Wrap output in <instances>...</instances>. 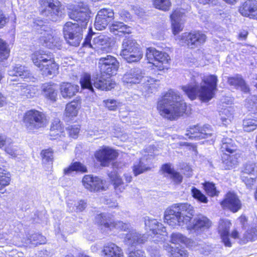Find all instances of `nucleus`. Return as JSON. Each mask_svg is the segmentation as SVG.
<instances>
[{
	"label": "nucleus",
	"mask_w": 257,
	"mask_h": 257,
	"mask_svg": "<svg viewBox=\"0 0 257 257\" xmlns=\"http://www.w3.org/2000/svg\"><path fill=\"white\" fill-rule=\"evenodd\" d=\"M217 81L216 75H210L203 78V83L200 86H184L182 88L191 99L193 100L198 96L202 101L207 102L214 96Z\"/></svg>",
	"instance_id": "nucleus-1"
},
{
	"label": "nucleus",
	"mask_w": 257,
	"mask_h": 257,
	"mask_svg": "<svg viewBox=\"0 0 257 257\" xmlns=\"http://www.w3.org/2000/svg\"><path fill=\"white\" fill-rule=\"evenodd\" d=\"M33 27L38 33L42 35L39 40L44 46L49 49H61L62 40L60 37L51 35V28L47 25L46 21L40 18H37L34 20Z\"/></svg>",
	"instance_id": "nucleus-2"
},
{
	"label": "nucleus",
	"mask_w": 257,
	"mask_h": 257,
	"mask_svg": "<svg viewBox=\"0 0 257 257\" xmlns=\"http://www.w3.org/2000/svg\"><path fill=\"white\" fill-rule=\"evenodd\" d=\"M31 59L44 76L55 75L57 73L58 66L54 62L52 53L42 50L36 51L32 55Z\"/></svg>",
	"instance_id": "nucleus-3"
},
{
	"label": "nucleus",
	"mask_w": 257,
	"mask_h": 257,
	"mask_svg": "<svg viewBox=\"0 0 257 257\" xmlns=\"http://www.w3.org/2000/svg\"><path fill=\"white\" fill-rule=\"evenodd\" d=\"M111 76L99 74L93 75L92 78L88 74H84L80 79V82L83 89H87L94 92L93 86L101 90H109L114 87L115 83L112 81Z\"/></svg>",
	"instance_id": "nucleus-4"
},
{
	"label": "nucleus",
	"mask_w": 257,
	"mask_h": 257,
	"mask_svg": "<svg viewBox=\"0 0 257 257\" xmlns=\"http://www.w3.org/2000/svg\"><path fill=\"white\" fill-rule=\"evenodd\" d=\"M23 122L28 133H34L46 126L48 121L46 115L42 112L31 109L25 113Z\"/></svg>",
	"instance_id": "nucleus-5"
},
{
	"label": "nucleus",
	"mask_w": 257,
	"mask_h": 257,
	"mask_svg": "<svg viewBox=\"0 0 257 257\" xmlns=\"http://www.w3.org/2000/svg\"><path fill=\"white\" fill-rule=\"evenodd\" d=\"M177 94L170 90L158 101L157 108L160 114L170 120L177 117Z\"/></svg>",
	"instance_id": "nucleus-6"
},
{
	"label": "nucleus",
	"mask_w": 257,
	"mask_h": 257,
	"mask_svg": "<svg viewBox=\"0 0 257 257\" xmlns=\"http://www.w3.org/2000/svg\"><path fill=\"white\" fill-rule=\"evenodd\" d=\"M83 28L79 23L68 22L63 26L64 37L70 45L77 47L83 38Z\"/></svg>",
	"instance_id": "nucleus-7"
},
{
	"label": "nucleus",
	"mask_w": 257,
	"mask_h": 257,
	"mask_svg": "<svg viewBox=\"0 0 257 257\" xmlns=\"http://www.w3.org/2000/svg\"><path fill=\"white\" fill-rule=\"evenodd\" d=\"M44 9L41 14L53 22H59L65 17V13L61 9V4L58 0H43Z\"/></svg>",
	"instance_id": "nucleus-8"
},
{
	"label": "nucleus",
	"mask_w": 257,
	"mask_h": 257,
	"mask_svg": "<svg viewBox=\"0 0 257 257\" xmlns=\"http://www.w3.org/2000/svg\"><path fill=\"white\" fill-rule=\"evenodd\" d=\"M186 132L187 133L185 135V137L179 136L178 139L185 138L186 139L187 138H188L190 139L198 140L210 137L213 138L215 137L214 131L209 124H205L201 126L199 125H194Z\"/></svg>",
	"instance_id": "nucleus-9"
},
{
	"label": "nucleus",
	"mask_w": 257,
	"mask_h": 257,
	"mask_svg": "<svg viewBox=\"0 0 257 257\" xmlns=\"http://www.w3.org/2000/svg\"><path fill=\"white\" fill-rule=\"evenodd\" d=\"M95 221L101 226V229L111 230L113 228L125 230L129 227V224L122 221H115L112 215L103 213L95 216Z\"/></svg>",
	"instance_id": "nucleus-10"
},
{
	"label": "nucleus",
	"mask_w": 257,
	"mask_h": 257,
	"mask_svg": "<svg viewBox=\"0 0 257 257\" xmlns=\"http://www.w3.org/2000/svg\"><path fill=\"white\" fill-rule=\"evenodd\" d=\"M98 65L101 74L110 76L115 74L119 67V63L117 59L109 55L100 58Z\"/></svg>",
	"instance_id": "nucleus-11"
},
{
	"label": "nucleus",
	"mask_w": 257,
	"mask_h": 257,
	"mask_svg": "<svg viewBox=\"0 0 257 257\" xmlns=\"http://www.w3.org/2000/svg\"><path fill=\"white\" fill-rule=\"evenodd\" d=\"M145 224L146 227L152 231L153 233L156 236V239L154 241L158 243H162L166 239L167 232L166 228L163 225L159 223L155 219H151L149 217L145 218Z\"/></svg>",
	"instance_id": "nucleus-12"
},
{
	"label": "nucleus",
	"mask_w": 257,
	"mask_h": 257,
	"mask_svg": "<svg viewBox=\"0 0 257 257\" xmlns=\"http://www.w3.org/2000/svg\"><path fill=\"white\" fill-rule=\"evenodd\" d=\"M206 39V35L201 32L194 31L182 34L180 41L186 44L189 48L194 49L204 43Z\"/></svg>",
	"instance_id": "nucleus-13"
},
{
	"label": "nucleus",
	"mask_w": 257,
	"mask_h": 257,
	"mask_svg": "<svg viewBox=\"0 0 257 257\" xmlns=\"http://www.w3.org/2000/svg\"><path fill=\"white\" fill-rule=\"evenodd\" d=\"M211 225V221L207 217L200 215L194 218L192 223L189 221L184 228L198 235L208 230Z\"/></svg>",
	"instance_id": "nucleus-14"
},
{
	"label": "nucleus",
	"mask_w": 257,
	"mask_h": 257,
	"mask_svg": "<svg viewBox=\"0 0 257 257\" xmlns=\"http://www.w3.org/2000/svg\"><path fill=\"white\" fill-rule=\"evenodd\" d=\"M194 213L192 206L187 203H178V226L184 228Z\"/></svg>",
	"instance_id": "nucleus-15"
},
{
	"label": "nucleus",
	"mask_w": 257,
	"mask_h": 257,
	"mask_svg": "<svg viewBox=\"0 0 257 257\" xmlns=\"http://www.w3.org/2000/svg\"><path fill=\"white\" fill-rule=\"evenodd\" d=\"M114 13L109 8H104L99 10L95 18L94 26L97 30H103L113 20Z\"/></svg>",
	"instance_id": "nucleus-16"
},
{
	"label": "nucleus",
	"mask_w": 257,
	"mask_h": 257,
	"mask_svg": "<svg viewBox=\"0 0 257 257\" xmlns=\"http://www.w3.org/2000/svg\"><path fill=\"white\" fill-rule=\"evenodd\" d=\"M105 181L98 177L92 175H85L82 179V183L84 187L91 192H98L105 190Z\"/></svg>",
	"instance_id": "nucleus-17"
},
{
	"label": "nucleus",
	"mask_w": 257,
	"mask_h": 257,
	"mask_svg": "<svg viewBox=\"0 0 257 257\" xmlns=\"http://www.w3.org/2000/svg\"><path fill=\"white\" fill-rule=\"evenodd\" d=\"M220 204L223 208L228 209L233 213L237 212L242 207L241 201L237 195L232 192L226 194Z\"/></svg>",
	"instance_id": "nucleus-18"
},
{
	"label": "nucleus",
	"mask_w": 257,
	"mask_h": 257,
	"mask_svg": "<svg viewBox=\"0 0 257 257\" xmlns=\"http://www.w3.org/2000/svg\"><path fill=\"white\" fill-rule=\"evenodd\" d=\"M94 156L102 166L107 167L110 161L117 157V153L108 148H104L96 151Z\"/></svg>",
	"instance_id": "nucleus-19"
},
{
	"label": "nucleus",
	"mask_w": 257,
	"mask_h": 257,
	"mask_svg": "<svg viewBox=\"0 0 257 257\" xmlns=\"http://www.w3.org/2000/svg\"><path fill=\"white\" fill-rule=\"evenodd\" d=\"M239 11L243 16L257 20V1H246L240 7Z\"/></svg>",
	"instance_id": "nucleus-20"
},
{
	"label": "nucleus",
	"mask_w": 257,
	"mask_h": 257,
	"mask_svg": "<svg viewBox=\"0 0 257 257\" xmlns=\"http://www.w3.org/2000/svg\"><path fill=\"white\" fill-rule=\"evenodd\" d=\"M227 82L230 86H232L237 90H240L244 93H250V89L249 85L240 74L228 77Z\"/></svg>",
	"instance_id": "nucleus-21"
},
{
	"label": "nucleus",
	"mask_w": 257,
	"mask_h": 257,
	"mask_svg": "<svg viewBox=\"0 0 257 257\" xmlns=\"http://www.w3.org/2000/svg\"><path fill=\"white\" fill-rule=\"evenodd\" d=\"M69 16L70 19L76 21V23H79L80 26L86 29L90 18L86 10L81 8L75 9L69 12Z\"/></svg>",
	"instance_id": "nucleus-22"
},
{
	"label": "nucleus",
	"mask_w": 257,
	"mask_h": 257,
	"mask_svg": "<svg viewBox=\"0 0 257 257\" xmlns=\"http://www.w3.org/2000/svg\"><path fill=\"white\" fill-rule=\"evenodd\" d=\"M231 223L227 219H220L219 221L218 231L224 245L227 247L231 246L229 238V229Z\"/></svg>",
	"instance_id": "nucleus-23"
},
{
	"label": "nucleus",
	"mask_w": 257,
	"mask_h": 257,
	"mask_svg": "<svg viewBox=\"0 0 257 257\" xmlns=\"http://www.w3.org/2000/svg\"><path fill=\"white\" fill-rule=\"evenodd\" d=\"M111 39L108 36L100 35L94 37L92 42L95 49H97L98 53L107 52L110 50Z\"/></svg>",
	"instance_id": "nucleus-24"
},
{
	"label": "nucleus",
	"mask_w": 257,
	"mask_h": 257,
	"mask_svg": "<svg viewBox=\"0 0 257 257\" xmlns=\"http://www.w3.org/2000/svg\"><path fill=\"white\" fill-rule=\"evenodd\" d=\"M143 78L142 70L136 67L131 69L124 74L122 81L126 83L138 84L141 81Z\"/></svg>",
	"instance_id": "nucleus-25"
},
{
	"label": "nucleus",
	"mask_w": 257,
	"mask_h": 257,
	"mask_svg": "<svg viewBox=\"0 0 257 257\" xmlns=\"http://www.w3.org/2000/svg\"><path fill=\"white\" fill-rule=\"evenodd\" d=\"M147 239L145 234H142L136 230H132L126 234L125 241L128 246L136 247L138 245L144 243Z\"/></svg>",
	"instance_id": "nucleus-26"
},
{
	"label": "nucleus",
	"mask_w": 257,
	"mask_h": 257,
	"mask_svg": "<svg viewBox=\"0 0 257 257\" xmlns=\"http://www.w3.org/2000/svg\"><path fill=\"white\" fill-rule=\"evenodd\" d=\"M61 96L64 99H70L78 92L79 86L70 82H62L60 84Z\"/></svg>",
	"instance_id": "nucleus-27"
},
{
	"label": "nucleus",
	"mask_w": 257,
	"mask_h": 257,
	"mask_svg": "<svg viewBox=\"0 0 257 257\" xmlns=\"http://www.w3.org/2000/svg\"><path fill=\"white\" fill-rule=\"evenodd\" d=\"M102 253L104 257H123L121 248L112 242H108L104 245Z\"/></svg>",
	"instance_id": "nucleus-28"
},
{
	"label": "nucleus",
	"mask_w": 257,
	"mask_h": 257,
	"mask_svg": "<svg viewBox=\"0 0 257 257\" xmlns=\"http://www.w3.org/2000/svg\"><path fill=\"white\" fill-rule=\"evenodd\" d=\"M10 76L19 77L22 79L27 80L31 77V73L25 66L17 64L13 67L8 71Z\"/></svg>",
	"instance_id": "nucleus-29"
},
{
	"label": "nucleus",
	"mask_w": 257,
	"mask_h": 257,
	"mask_svg": "<svg viewBox=\"0 0 257 257\" xmlns=\"http://www.w3.org/2000/svg\"><path fill=\"white\" fill-rule=\"evenodd\" d=\"M155 61L154 66L159 70L168 69L169 67V61L170 60L169 55L164 52H160L156 49Z\"/></svg>",
	"instance_id": "nucleus-30"
},
{
	"label": "nucleus",
	"mask_w": 257,
	"mask_h": 257,
	"mask_svg": "<svg viewBox=\"0 0 257 257\" xmlns=\"http://www.w3.org/2000/svg\"><path fill=\"white\" fill-rule=\"evenodd\" d=\"M41 88L42 93L46 98L52 102L57 100L58 92L54 83H44L42 85Z\"/></svg>",
	"instance_id": "nucleus-31"
},
{
	"label": "nucleus",
	"mask_w": 257,
	"mask_h": 257,
	"mask_svg": "<svg viewBox=\"0 0 257 257\" xmlns=\"http://www.w3.org/2000/svg\"><path fill=\"white\" fill-rule=\"evenodd\" d=\"M223 167L225 170H230L238 165L239 156L237 154H228L224 153L221 157Z\"/></svg>",
	"instance_id": "nucleus-32"
},
{
	"label": "nucleus",
	"mask_w": 257,
	"mask_h": 257,
	"mask_svg": "<svg viewBox=\"0 0 257 257\" xmlns=\"http://www.w3.org/2000/svg\"><path fill=\"white\" fill-rule=\"evenodd\" d=\"M140 45L137 43L136 40L132 38H127L123 40L121 45V50L120 55L132 52L136 50L141 49Z\"/></svg>",
	"instance_id": "nucleus-33"
},
{
	"label": "nucleus",
	"mask_w": 257,
	"mask_h": 257,
	"mask_svg": "<svg viewBox=\"0 0 257 257\" xmlns=\"http://www.w3.org/2000/svg\"><path fill=\"white\" fill-rule=\"evenodd\" d=\"M177 205L174 204L165 212L164 220L169 226L175 228L177 224Z\"/></svg>",
	"instance_id": "nucleus-34"
},
{
	"label": "nucleus",
	"mask_w": 257,
	"mask_h": 257,
	"mask_svg": "<svg viewBox=\"0 0 257 257\" xmlns=\"http://www.w3.org/2000/svg\"><path fill=\"white\" fill-rule=\"evenodd\" d=\"M109 30L111 32L115 35L121 36L122 34H130L131 33V29L123 23L114 22L110 26Z\"/></svg>",
	"instance_id": "nucleus-35"
},
{
	"label": "nucleus",
	"mask_w": 257,
	"mask_h": 257,
	"mask_svg": "<svg viewBox=\"0 0 257 257\" xmlns=\"http://www.w3.org/2000/svg\"><path fill=\"white\" fill-rule=\"evenodd\" d=\"M121 56L127 63H131L140 61L143 58V53L141 48Z\"/></svg>",
	"instance_id": "nucleus-36"
},
{
	"label": "nucleus",
	"mask_w": 257,
	"mask_h": 257,
	"mask_svg": "<svg viewBox=\"0 0 257 257\" xmlns=\"http://www.w3.org/2000/svg\"><path fill=\"white\" fill-rule=\"evenodd\" d=\"M177 234L173 233L171 235V244L165 243L163 247L168 252L169 257H177L176 253Z\"/></svg>",
	"instance_id": "nucleus-37"
},
{
	"label": "nucleus",
	"mask_w": 257,
	"mask_h": 257,
	"mask_svg": "<svg viewBox=\"0 0 257 257\" xmlns=\"http://www.w3.org/2000/svg\"><path fill=\"white\" fill-rule=\"evenodd\" d=\"M221 150L224 153L227 152L232 154L237 150V146L233 141L230 138H223L222 140Z\"/></svg>",
	"instance_id": "nucleus-38"
},
{
	"label": "nucleus",
	"mask_w": 257,
	"mask_h": 257,
	"mask_svg": "<svg viewBox=\"0 0 257 257\" xmlns=\"http://www.w3.org/2000/svg\"><path fill=\"white\" fill-rule=\"evenodd\" d=\"M161 171L165 177L170 178L174 182L177 181V172L175 171L171 164L167 163L163 165L161 167Z\"/></svg>",
	"instance_id": "nucleus-39"
},
{
	"label": "nucleus",
	"mask_w": 257,
	"mask_h": 257,
	"mask_svg": "<svg viewBox=\"0 0 257 257\" xmlns=\"http://www.w3.org/2000/svg\"><path fill=\"white\" fill-rule=\"evenodd\" d=\"M234 110L228 107L222 109L220 112V119L223 124L226 125L233 119Z\"/></svg>",
	"instance_id": "nucleus-40"
},
{
	"label": "nucleus",
	"mask_w": 257,
	"mask_h": 257,
	"mask_svg": "<svg viewBox=\"0 0 257 257\" xmlns=\"http://www.w3.org/2000/svg\"><path fill=\"white\" fill-rule=\"evenodd\" d=\"M68 210L70 212H80L83 211L87 207V202L83 200H80L74 203L68 202L67 204Z\"/></svg>",
	"instance_id": "nucleus-41"
},
{
	"label": "nucleus",
	"mask_w": 257,
	"mask_h": 257,
	"mask_svg": "<svg viewBox=\"0 0 257 257\" xmlns=\"http://www.w3.org/2000/svg\"><path fill=\"white\" fill-rule=\"evenodd\" d=\"M73 171L80 172L85 173L87 172V168L80 162H75L72 163L68 167L64 169V173L65 175H68Z\"/></svg>",
	"instance_id": "nucleus-42"
},
{
	"label": "nucleus",
	"mask_w": 257,
	"mask_h": 257,
	"mask_svg": "<svg viewBox=\"0 0 257 257\" xmlns=\"http://www.w3.org/2000/svg\"><path fill=\"white\" fill-rule=\"evenodd\" d=\"M11 181V174L7 171L0 168V191L10 184Z\"/></svg>",
	"instance_id": "nucleus-43"
},
{
	"label": "nucleus",
	"mask_w": 257,
	"mask_h": 257,
	"mask_svg": "<svg viewBox=\"0 0 257 257\" xmlns=\"http://www.w3.org/2000/svg\"><path fill=\"white\" fill-rule=\"evenodd\" d=\"M150 170V168L145 164L142 160L135 162L133 167V173L136 176Z\"/></svg>",
	"instance_id": "nucleus-44"
},
{
	"label": "nucleus",
	"mask_w": 257,
	"mask_h": 257,
	"mask_svg": "<svg viewBox=\"0 0 257 257\" xmlns=\"http://www.w3.org/2000/svg\"><path fill=\"white\" fill-rule=\"evenodd\" d=\"M112 182L114 190L117 194L122 192L127 186V185L124 183L120 176L117 175H115L112 179Z\"/></svg>",
	"instance_id": "nucleus-45"
},
{
	"label": "nucleus",
	"mask_w": 257,
	"mask_h": 257,
	"mask_svg": "<svg viewBox=\"0 0 257 257\" xmlns=\"http://www.w3.org/2000/svg\"><path fill=\"white\" fill-rule=\"evenodd\" d=\"M79 104L77 101H72L66 105V115L68 117L75 116L77 114Z\"/></svg>",
	"instance_id": "nucleus-46"
},
{
	"label": "nucleus",
	"mask_w": 257,
	"mask_h": 257,
	"mask_svg": "<svg viewBox=\"0 0 257 257\" xmlns=\"http://www.w3.org/2000/svg\"><path fill=\"white\" fill-rule=\"evenodd\" d=\"M245 107L249 111L257 113V96L250 95L245 99Z\"/></svg>",
	"instance_id": "nucleus-47"
},
{
	"label": "nucleus",
	"mask_w": 257,
	"mask_h": 257,
	"mask_svg": "<svg viewBox=\"0 0 257 257\" xmlns=\"http://www.w3.org/2000/svg\"><path fill=\"white\" fill-rule=\"evenodd\" d=\"M42 163L46 164H52L53 162V151L52 149L43 150L41 153Z\"/></svg>",
	"instance_id": "nucleus-48"
},
{
	"label": "nucleus",
	"mask_w": 257,
	"mask_h": 257,
	"mask_svg": "<svg viewBox=\"0 0 257 257\" xmlns=\"http://www.w3.org/2000/svg\"><path fill=\"white\" fill-rule=\"evenodd\" d=\"M62 132V127L60 120L58 119H55L52 122L50 128V135L51 136H56Z\"/></svg>",
	"instance_id": "nucleus-49"
},
{
	"label": "nucleus",
	"mask_w": 257,
	"mask_h": 257,
	"mask_svg": "<svg viewBox=\"0 0 257 257\" xmlns=\"http://www.w3.org/2000/svg\"><path fill=\"white\" fill-rule=\"evenodd\" d=\"M203 186L208 195L213 197L218 195L219 192L217 191L215 184L210 182H205Z\"/></svg>",
	"instance_id": "nucleus-50"
},
{
	"label": "nucleus",
	"mask_w": 257,
	"mask_h": 257,
	"mask_svg": "<svg viewBox=\"0 0 257 257\" xmlns=\"http://www.w3.org/2000/svg\"><path fill=\"white\" fill-rule=\"evenodd\" d=\"M255 172H256L255 164L252 162H248L244 165L241 175H253Z\"/></svg>",
	"instance_id": "nucleus-51"
},
{
	"label": "nucleus",
	"mask_w": 257,
	"mask_h": 257,
	"mask_svg": "<svg viewBox=\"0 0 257 257\" xmlns=\"http://www.w3.org/2000/svg\"><path fill=\"white\" fill-rule=\"evenodd\" d=\"M257 237V227L248 229L244 233L243 241L244 243L248 241L254 240Z\"/></svg>",
	"instance_id": "nucleus-52"
},
{
	"label": "nucleus",
	"mask_w": 257,
	"mask_h": 257,
	"mask_svg": "<svg viewBox=\"0 0 257 257\" xmlns=\"http://www.w3.org/2000/svg\"><path fill=\"white\" fill-rule=\"evenodd\" d=\"M30 242L34 245L44 244L46 242V238L39 233H34L30 236Z\"/></svg>",
	"instance_id": "nucleus-53"
},
{
	"label": "nucleus",
	"mask_w": 257,
	"mask_h": 257,
	"mask_svg": "<svg viewBox=\"0 0 257 257\" xmlns=\"http://www.w3.org/2000/svg\"><path fill=\"white\" fill-rule=\"evenodd\" d=\"M257 121L254 119H246L243 121V128L245 132H251L256 129Z\"/></svg>",
	"instance_id": "nucleus-54"
},
{
	"label": "nucleus",
	"mask_w": 257,
	"mask_h": 257,
	"mask_svg": "<svg viewBox=\"0 0 257 257\" xmlns=\"http://www.w3.org/2000/svg\"><path fill=\"white\" fill-rule=\"evenodd\" d=\"M10 49L7 44L0 39V61L7 59L9 56Z\"/></svg>",
	"instance_id": "nucleus-55"
},
{
	"label": "nucleus",
	"mask_w": 257,
	"mask_h": 257,
	"mask_svg": "<svg viewBox=\"0 0 257 257\" xmlns=\"http://www.w3.org/2000/svg\"><path fill=\"white\" fill-rule=\"evenodd\" d=\"M191 193L192 196L198 201L203 203L208 202L206 196L196 188L193 187L191 189Z\"/></svg>",
	"instance_id": "nucleus-56"
},
{
	"label": "nucleus",
	"mask_w": 257,
	"mask_h": 257,
	"mask_svg": "<svg viewBox=\"0 0 257 257\" xmlns=\"http://www.w3.org/2000/svg\"><path fill=\"white\" fill-rule=\"evenodd\" d=\"M153 4L156 8L163 10L167 11L169 10L171 3L169 0H152Z\"/></svg>",
	"instance_id": "nucleus-57"
},
{
	"label": "nucleus",
	"mask_w": 257,
	"mask_h": 257,
	"mask_svg": "<svg viewBox=\"0 0 257 257\" xmlns=\"http://www.w3.org/2000/svg\"><path fill=\"white\" fill-rule=\"evenodd\" d=\"M241 179L244 183L248 189H252L256 184V178L248 177L245 175H241Z\"/></svg>",
	"instance_id": "nucleus-58"
},
{
	"label": "nucleus",
	"mask_w": 257,
	"mask_h": 257,
	"mask_svg": "<svg viewBox=\"0 0 257 257\" xmlns=\"http://www.w3.org/2000/svg\"><path fill=\"white\" fill-rule=\"evenodd\" d=\"M156 49L154 48H148L146 50V57L148 61V63L152 64L154 65V62L155 61Z\"/></svg>",
	"instance_id": "nucleus-59"
},
{
	"label": "nucleus",
	"mask_w": 257,
	"mask_h": 257,
	"mask_svg": "<svg viewBox=\"0 0 257 257\" xmlns=\"http://www.w3.org/2000/svg\"><path fill=\"white\" fill-rule=\"evenodd\" d=\"M189 111L185 102L181 101L179 102H178V117L183 116L184 114L185 115H188Z\"/></svg>",
	"instance_id": "nucleus-60"
},
{
	"label": "nucleus",
	"mask_w": 257,
	"mask_h": 257,
	"mask_svg": "<svg viewBox=\"0 0 257 257\" xmlns=\"http://www.w3.org/2000/svg\"><path fill=\"white\" fill-rule=\"evenodd\" d=\"M5 151L14 158L16 157L18 155L17 147L12 145V143L5 146Z\"/></svg>",
	"instance_id": "nucleus-61"
},
{
	"label": "nucleus",
	"mask_w": 257,
	"mask_h": 257,
	"mask_svg": "<svg viewBox=\"0 0 257 257\" xmlns=\"http://www.w3.org/2000/svg\"><path fill=\"white\" fill-rule=\"evenodd\" d=\"M180 171L187 177H190L192 175V170L187 164H183L180 165Z\"/></svg>",
	"instance_id": "nucleus-62"
},
{
	"label": "nucleus",
	"mask_w": 257,
	"mask_h": 257,
	"mask_svg": "<svg viewBox=\"0 0 257 257\" xmlns=\"http://www.w3.org/2000/svg\"><path fill=\"white\" fill-rule=\"evenodd\" d=\"M105 106L110 110H114L117 108V102L114 99H107L103 100Z\"/></svg>",
	"instance_id": "nucleus-63"
},
{
	"label": "nucleus",
	"mask_w": 257,
	"mask_h": 257,
	"mask_svg": "<svg viewBox=\"0 0 257 257\" xmlns=\"http://www.w3.org/2000/svg\"><path fill=\"white\" fill-rule=\"evenodd\" d=\"M68 128L70 137L74 139L77 138L80 131L79 126L78 125H74L68 127Z\"/></svg>",
	"instance_id": "nucleus-64"
}]
</instances>
